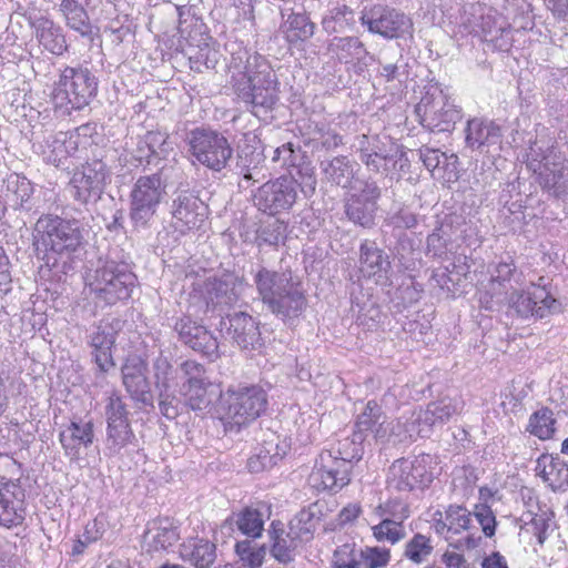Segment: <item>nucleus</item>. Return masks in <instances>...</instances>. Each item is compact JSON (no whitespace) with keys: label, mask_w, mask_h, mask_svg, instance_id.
I'll list each match as a JSON object with an SVG mask.
<instances>
[{"label":"nucleus","mask_w":568,"mask_h":568,"mask_svg":"<svg viewBox=\"0 0 568 568\" xmlns=\"http://www.w3.org/2000/svg\"><path fill=\"white\" fill-rule=\"evenodd\" d=\"M229 68L230 84L234 94L254 114L274 109L278 101L280 82L265 57L237 47L231 52Z\"/></svg>","instance_id":"nucleus-1"},{"label":"nucleus","mask_w":568,"mask_h":568,"mask_svg":"<svg viewBox=\"0 0 568 568\" xmlns=\"http://www.w3.org/2000/svg\"><path fill=\"white\" fill-rule=\"evenodd\" d=\"M34 233L45 250L43 264L39 267L40 278L61 282L72 270V255L83 242L80 222L54 214H43L36 223Z\"/></svg>","instance_id":"nucleus-2"},{"label":"nucleus","mask_w":568,"mask_h":568,"mask_svg":"<svg viewBox=\"0 0 568 568\" xmlns=\"http://www.w3.org/2000/svg\"><path fill=\"white\" fill-rule=\"evenodd\" d=\"M254 283L261 301L276 316L295 318L306 306L302 286L293 281L291 272L278 273L260 267Z\"/></svg>","instance_id":"nucleus-3"},{"label":"nucleus","mask_w":568,"mask_h":568,"mask_svg":"<svg viewBox=\"0 0 568 568\" xmlns=\"http://www.w3.org/2000/svg\"><path fill=\"white\" fill-rule=\"evenodd\" d=\"M353 146L359 161L375 174L399 180L407 173L410 161L403 145L397 144L387 135L359 134Z\"/></svg>","instance_id":"nucleus-4"},{"label":"nucleus","mask_w":568,"mask_h":568,"mask_svg":"<svg viewBox=\"0 0 568 568\" xmlns=\"http://www.w3.org/2000/svg\"><path fill=\"white\" fill-rule=\"evenodd\" d=\"M267 403V393L260 385L230 387L220 400L225 430L239 432L242 426L260 417L266 410Z\"/></svg>","instance_id":"nucleus-5"},{"label":"nucleus","mask_w":568,"mask_h":568,"mask_svg":"<svg viewBox=\"0 0 568 568\" xmlns=\"http://www.w3.org/2000/svg\"><path fill=\"white\" fill-rule=\"evenodd\" d=\"M136 284V276L124 262L108 258L99 266L90 282L97 304L113 305L126 300Z\"/></svg>","instance_id":"nucleus-6"},{"label":"nucleus","mask_w":568,"mask_h":568,"mask_svg":"<svg viewBox=\"0 0 568 568\" xmlns=\"http://www.w3.org/2000/svg\"><path fill=\"white\" fill-rule=\"evenodd\" d=\"M98 84V78L87 67H65L54 83L53 101L60 108L82 110L97 95Z\"/></svg>","instance_id":"nucleus-7"},{"label":"nucleus","mask_w":568,"mask_h":568,"mask_svg":"<svg viewBox=\"0 0 568 568\" xmlns=\"http://www.w3.org/2000/svg\"><path fill=\"white\" fill-rule=\"evenodd\" d=\"M416 113L420 124L432 132H450L463 118L462 110L438 83L426 87Z\"/></svg>","instance_id":"nucleus-8"},{"label":"nucleus","mask_w":568,"mask_h":568,"mask_svg":"<svg viewBox=\"0 0 568 568\" xmlns=\"http://www.w3.org/2000/svg\"><path fill=\"white\" fill-rule=\"evenodd\" d=\"M165 194L166 184L160 173L136 179L130 193L129 214L134 230H146L151 226Z\"/></svg>","instance_id":"nucleus-9"},{"label":"nucleus","mask_w":568,"mask_h":568,"mask_svg":"<svg viewBox=\"0 0 568 568\" xmlns=\"http://www.w3.org/2000/svg\"><path fill=\"white\" fill-rule=\"evenodd\" d=\"M189 151L196 162L213 172L224 170L233 156V148L220 132L206 129L191 131Z\"/></svg>","instance_id":"nucleus-10"},{"label":"nucleus","mask_w":568,"mask_h":568,"mask_svg":"<svg viewBox=\"0 0 568 568\" xmlns=\"http://www.w3.org/2000/svg\"><path fill=\"white\" fill-rule=\"evenodd\" d=\"M434 458L429 454H422L414 459L399 458L388 468V488L397 491H412L424 489L434 479Z\"/></svg>","instance_id":"nucleus-11"},{"label":"nucleus","mask_w":568,"mask_h":568,"mask_svg":"<svg viewBox=\"0 0 568 568\" xmlns=\"http://www.w3.org/2000/svg\"><path fill=\"white\" fill-rule=\"evenodd\" d=\"M129 414L126 404L119 395L112 394L108 398L104 416L106 420L105 450L109 456L121 455L124 448L136 442Z\"/></svg>","instance_id":"nucleus-12"},{"label":"nucleus","mask_w":568,"mask_h":568,"mask_svg":"<svg viewBox=\"0 0 568 568\" xmlns=\"http://www.w3.org/2000/svg\"><path fill=\"white\" fill-rule=\"evenodd\" d=\"M488 273V290L480 295L479 302L485 308L493 310L494 303H501L510 290L521 284L523 272L517 268L513 256L506 254L489 263Z\"/></svg>","instance_id":"nucleus-13"},{"label":"nucleus","mask_w":568,"mask_h":568,"mask_svg":"<svg viewBox=\"0 0 568 568\" xmlns=\"http://www.w3.org/2000/svg\"><path fill=\"white\" fill-rule=\"evenodd\" d=\"M298 197L297 180L294 176H280L262 184L254 193V205L262 212L276 215L288 212Z\"/></svg>","instance_id":"nucleus-14"},{"label":"nucleus","mask_w":568,"mask_h":568,"mask_svg":"<svg viewBox=\"0 0 568 568\" xmlns=\"http://www.w3.org/2000/svg\"><path fill=\"white\" fill-rule=\"evenodd\" d=\"M544 280L539 277L538 284H531L534 291H528L526 294L514 290L509 300L510 312L507 315H517L523 318L558 315L561 312V303L546 291Z\"/></svg>","instance_id":"nucleus-15"},{"label":"nucleus","mask_w":568,"mask_h":568,"mask_svg":"<svg viewBox=\"0 0 568 568\" xmlns=\"http://www.w3.org/2000/svg\"><path fill=\"white\" fill-rule=\"evenodd\" d=\"M110 180V170L100 159L92 160L78 169L70 181L72 197L81 203L97 202Z\"/></svg>","instance_id":"nucleus-16"},{"label":"nucleus","mask_w":568,"mask_h":568,"mask_svg":"<svg viewBox=\"0 0 568 568\" xmlns=\"http://www.w3.org/2000/svg\"><path fill=\"white\" fill-rule=\"evenodd\" d=\"M382 189L374 180L361 182L358 191L351 193L344 202V212L348 221L364 229L375 225L378 200Z\"/></svg>","instance_id":"nucleus-17"},{"label":"nucleus","mask_w":568,"mask_h":568,"mask_svg":"<svg viewBox=\"0 0 568 568\" xmlns=\"http://www.w3.org/2000/svg\"><path fill=\"white\" fill-rule=\"evenodd\" d=\"M359 21L368 31L384 39H397L403 37L412 28V22L399 10L386 6H374L364 9Z\"/></svg>","instance_id":"nucleus-18"},{"label":"nucleus","mask_w":568,"mask_h":568,"mask_svg":"<svg viewBox=\"0 0 568 568\" xmlns=\"http://www.w3.org/2000/svg\"><path fill=\"white\" fill-rule=\"evenodd\" d=\"M171 215L172 227L184 235L202 226L207 215V206L194 192L185 190L178 192L172 200Z\"/></svg>","instance_id":"nucleus-19"},{"label":"nucleus","mask_w":568,"mask_h":568,"mask_svg":"<svg viewBox=\"0 0 568 568\" xmlns=\"http://www.w3.org/2000/svg\"><path fill=\"white\" fill-rule=\"evenodd\" d=\"M528 168L538 174L539 184L550 194L560 197L568 192V168L561 161H556L551 154L539 159L534 148L528 154Z\"/></svg>","instance_id":"nucleus-20"},{"label":"nucleus","mask_w":568,"mask_h":568,"mask_svg":"<svg viewBox=\"0 0 568 568\" xmlns=\"http://www.w3.org/2000/svg\"><path fill=\"white\" fill-rule=\"evenodd\" d=\"M352 465L333 458L332 452L320 455L308 477L317 490L338 491L351 481Z\"/></svg>","instance_id":"nucleus-21"},{"label":"nucleus","mask_w":568,"mask_h":568,"mask_svg":"<svg viewBox=\"0 0 568 568\" xmlns=\"http://www.w3.org/2000/svg\"><path fill=\"white\" fill-rule=\"evenodd\" d=\"M24 489L19 480L0 477V526L17 527L26 519Z\"/></svg>","instance_id":"nucleus-22"},{"label":"nucleus","mask_w":568,"mask_h":568,"mask_svg":"<svg viewBox=\"0 0 568 568\" xmlns=\"http://www.w3.org/2000/svg\"><path fill=\"white\" fill-rule=\"evenodd\" d=\"M359 273L373 278L376 284L387 285L389 281L390 260L388 254L375 241L365 240L359 245Z\"/></svg>","instance_id":"nucleus-23"},{"label":"nucleus","mask_w":568,"mask_h":568,"mask_svg":"<svg viewBox=\"0 0 568 568\" xmlns=\"http://www.w3.org/2000/svg\"><path fill=\"white\" fill-rule=\"evenodd\" d=\"M95 438L94 423L92 419L74 417L71 422L60 430L59 440L64 450L65 456L70 459L80 457V448L90 447Z\"/></svg>","instance_id":"nucleus-24"},{"label":"nucleus","mask_w":568,"mask_h":568,"mask_svg":"<svg viewBox=\"0 0 568 568\" xmlns=\"http://www.w3.org/2000/svg\"><path fill=\"white\" fill-rule=\"evenodd\" d=\"M465 133L466 145L481 152H489L490 148L499 149L503 141L501 126L488 119L474 118L468 120Z\"/></svg>","instance_id":"nucleus-25"},{"label":"nucleus","mask_w":568,"mask_h":568,"mask_svg":"<svg viewBox=\"0 0 568 568\" xmlns=\"http://www.w3.org/2000/svg\"><path fill=\"white\" fill-rule=\"evenodd\" d=\"M118 328L111 322H101L94 326V331L90 335V345L94 363L100 373H108L114 367L111 349L115 343Z\"/></svg>","instance_id":"nucleus-26"},{"label":"nucleus","mask_w":568,"mask_h":568,"mask_svg":"<svg viewBox=\"0 0 568 568\" xmlns=\"http://www.w3.org/2000/svg\"><path fill=\"white\" fill-rule=\"evenodd\" d=\"M271 541V555L281 564L287 565L294 561L297 547L305 542L294 530H286L284 524L274 520L267 530Z\"/></svg>","instance_id":"nucleus-27"},{"label":"nucleus","mask_w":568,"mask_h":568,"mask_svg":"<svg viewBox=\"0 0 568 568\" xmlns=\"http://www.w3.org/2000/svg\"><path fill=\"white\" fill-rule=\"evenodd\" d=\"M29 24L34 29L39 43L50 53L62 55L68 50L63 29L50 18L29 17Z\"/></svg>","instance_id":"nucleus-28"},{"label":"nucleus","mask_w":568,"mask_h":568,"mask_svg":"<svg viewBox=\"0 0 568 568\" xmlns=\"http://www.w3.org/2000/svg\"><path fill=\"white\" fill-rule=\"evenodd\" d=\"M174 328L180 339L193 351L211 355L219 348L217 338L199 322H176Z\"/></svg>","instance_id":"nucleus-29"},{"label":"nucleus","mask_w":568,"mask_h":568,"mask_svg":"<svg viewBox=\"0 0 568 568\" xmlns=\"http://www.w3.org/2000/svg\"><path fill=\"white\" fill-rule=\"evenodd\" d=\"M145 372L146 367L141 361L126 363L122 367V379L126 392L133 400L143 405H152L153 396Z\"/></svg>","instance_id":"nucleus-30"},{"label":"nucleus","mask_w":568,"mask_h":568,"mask_svg":"<svg viewBox=\"0 0 568 568\" xmlns=\"http://www.w3.org/2000/svg\"><path fill=\"white\" fill-rule=\"evenodd\" d=\"M324 180L335 186L348 189L358 171L356 162L346 155H337L321 162Z\"/></svg>","instance_id":"nucleus-31"},{"label":"nucleus","mask_w":568,"mask_h":568,"mask_svg":"<svg viewBox=\"0 0 568 568\" xmlns=\"http://www.w3.org/2000/svg\"><path fill=\"white\" fill-rule=\"evenodd\" d=\"M179 539L178 528L169 518H161L148 524L144 542L149 551L164 550Z\"/></svg>","instance_id":"nucleus-32"},{"label":"nucleus","mask_w":568,"mask_h":568,"mask_svg":"<svg viewBox=\"0 0 568 568\" xmlns=\"http://www.w3.org/2000/svg\"><path fill=\"white\" fill-rule=\"evenodd\" d=\"M180 555L196 568H209L216 559V546L206 539H190L181 545Z\"/></svg>","instance_id":"nucleus-33"},{"label":"nucleus","mask_w":568,"mask_h":568,"mask_svg":"<svg viewBox=\"0 0 568 568\" xmlns=\"http://www.w3.org/2000/svg\"><path fill=\"white\" fill-rule=\"evenodd\" d=\"M537 467L541 468L539 475L554 490L568 487V464L559 457L542 455L537 460Z\"/></svg>","instance_id":"nucleus-34"},{"label":"nucleus","mask_w":568,"mask_h":568,"mask_svg":"<svg viewBox=\"0 0 568 568\" xmlns=\"http://www.w3.org/2000/svg\"><path fill=\"white\" fill-rule=\"evenodd\" d=\"M3 187L6 196L12 203L13 209L26 211L31 209L29 201L33 193V187L27 178L11 173L3 181Z\"/></svg>","instance_id":"nucleus-35"},{"label":"nucleus","mask_w":568,"mask_h":568,"mask_svg":"<svg viewBox=\"0 0 568 568\" xmlns=\"http://www.w3.org/2000/svg\"><path fill=\"white\" fill-rule=\"evenodd\" d=\"M59 11L64 18L65 24L82 37L92 33L89 14L78 0H60Z\"/></svg>","instance_id":"nucleus-36"},{"label":"nucleus","mask_w":568,"mask_h":568,"mask_svg":"<svg viewBox=\"0 0 568 568\" xmlns=\"http://www.w3.org/2000/svg\"><path fill=\"white\" fill-rule=\"evenodd\" d=\"M323 516L322 506L313 503L301 509L288 523L291 530H294L305 542L313 538V534Z\"/></svg>","instance_id":"nucleus-37"},{"label":"nucleus","mask_w":568,"mask_h":568,"mask_svg":"<svg viewBox=\"0 0 568 568\" xmlns=\"http://www.w3.org/2000/svg\"><path fill=\"white\" fill-rule=\"evenodd\" d=\"M256 322H220V333L234 341L240 347L247 348L257 339L260 332Z\"/></svg>","instance_id":"nucleus-38"},{"label":"nucleus","mask_w":568,"mask_h":568,"mask_svg":"<svg viewBox=\"0 0 568 568\" xmlns=\"http://www.w3.org/2000/svg\"><path fill=\"white\" fill-rule=\"evenodd\" d=\"M281 29L290 43H297L313 37L315 24L304 13H291Z\"/></svg>","instance_id":"nucleus-39"},{"label":"nucleus","mask_w":568,"mask_h":568,"mask_svg":"<svg viewBox=\"0 0 568 568\" xmlns=\"http://www.w3.org/2000/svg\"><path fill=\"white\" fill-rule=\"evenodd\" d=\"M462 276L463 274L456 270L455 264H453V270L448 266H439L433 271L429 283L446 296H455L460 292Z\"/></svg>","instance_id":"nucleus-40"},{"label":"nucleus","mask_w":568,"mask_h":568,"mask_svg":"<svg viewBox=\"0 0 568 568\" xmlns=\"http://www.w3.org/2000/svg\"><path fill=\"white\" fill-rule=\"evenodd\" d=\"M450 242L457 244L459 240L466 241L470 226L463 213L453 212L445 214L436 226Z\"/></svg>","instance_id":"nucleus-41"},{"label":"nucleus","mask_w":568,"mask_h":568,"mask_svg":"<svg viewBox=\"0 0 568 568\" xmlns=\"http://www.w3.org/2000/svg\"><path fill=\"white\" fill-rule=\"evenodd\" d=\"M234 523L243 535L251 538L260 537L264 529L263 514L252 507H245L235 514Z\"/></svg>","instance_id":"nucleus-42"},{"label":"nucleus","mask_w":568,"mask_h":568,"mask_svg":"<svg viewBox=\"0 0 568 568\" xmlns=\"http://www.w3.org/2000/svg\"><path fill=\"white\" fill-rule=\"evenodd\" d=\"M205 290L212 303L229 304L234 296V277L230 274H224L221 277H210L206 281Z\"/></svg>","instance_id":"nucleus-43"},{"label":"nucleus","mask_w":568,"mask_h":568,"mask_svg":"<svg viewBox=\"0 0 568 568\" xmlns=\"http://www.w3.org/2000/svg\"><path fill=\"white\" fill-rule=\"evenodd\" d=\"M287 225L281 220H271L256 231L255 243L260 250L264 246H277L286 237Z\"/></svg>","instance_id":"nucleus-44"},{"label":"nucleus","mask_w":568,"mask_h":568,"mask_svg":"<svg viewBox=\"0 0 568 568\" xmlns=\"http://www.w3.org/2000/svg\"><path fill=\"white\" fill-rule=\"evenodd\" d=\"M240 158V173L244 180L260 182L265 179L263 173L264 155L261 151L253 149L250 153L246 149L241 150Z\"/></svg>","instance_id":"nucleus-45"},{"label":"nucleus","mask_w":568,"mask_h":568,"mask_svg":"<svg viewBox=\"0 0 568 568\" xmlns=\"http://www.w3.org/2000/svg\"><path fill=\"white\" fill-rule=\"evenodd\" d=\"M481 29L485 41L493 43L499 51L506 52L511 48V30L505 22L499 26H490V17L488 16L483 19Z\"/></svg>","instance_id":"nucleus-46"},{"label":"nucleus","mask_w":568,"mask_h":568,"mask_svg":"<svg viewBox=\"0 0 568 568\" xmlns=\"http://www.w3.org/2000/svg\"><path fill=\"white\" fill-rule=\"evenodd\" d=\"M364 439V436L354 432L352 437H346L338 442L335 455L333 454V458L353 466V463L358 462L363 456Z\"/></svg>","instance_id":"nucleus-47"},{"label":"nucleus","mask_w":568,"mask_h":568,"mask_svg":"<svg viewBox=\"0 0 568 568\" xmlns=\"http://www.w3.org/2000/svg\"><path fill=\"white\" fill-rule=\"evenodd\" d=\"M530 519L525 521V526L523 528L531 532L537 538L538 544L542 546L550 532L554 530V513L547 509L540 510L535 515L530 514Z\"/></svg>","instance_id":"nucleus-48"},{"label":"nucleus","mask_w":568,"mask_h":568,"mask_svg":"<svg viewBox=\"0 0 568 568\" xmlns=\"http://www.w3.org/2000/svg\"><path fill=\"white\" fill-rule=\"evenodd\" d=\"M555 423L552 410L548 407H542L529 417L527 430L539 439L546 440L555 433Z\"/></svg>","instance_id":"nucleus-49"},{"label":"nucleus","mask_w":568,"mask_h":568,"mask_svg":"<svg viewBox=\"0 0 568 568\" xmlns=\"http://www.w3.org/2000/svg\"><path fill=\"white\" fill-rule=\"evenodd\" d=\"M182 394L184 396V405L193 410H204L211 403L207 395L204 381L185 382L182 386Z\"/></svg>","instance_id":"nucleus-50"},{"label":"nucleus","mask_w":568,"mask_h":568,"mask_svg":"<svg viewBox=\"0 0 568 568\" xmlns=\"http://www.w3.org/2000/svg\"><path fill=\"white\" fill-rule=\"evenodd\" d=\"M458 244H454L448 240L438 229L427 236L426 240V255L434 258L447 260L449 255L457 252Z\"/></svg>","instance_id":"nucleus-51"},{"label":"nucleus","mask_w":568,"mask_h":568,"mask_svg":"<svg viewBox=\"0 0 568 568\" xmlns=\"http://www.w3.org/2000/svg\"><path fill=\"white\" fill-rule=\"evenodd\" d=\"M383 418L384 412L382 406L376 400H368L363 412L357 416L354 432L359 433L366 438L379 419Z\"/></svg>","instance_id":"nucleus-52"},{"label":"nucleus","mask_w":568,"mask_h":568,"mask_svg":"<svg viewBox=\"0 0 568 568\" xmlns=\"http://www.w3.org/2000/svg\"><path fill=\"white\" fill-rule=\"evenodd\" d=\"M433 550L434 546L430 538L418 532L407 541L404 557L414 564H422L432 555Z\"/></svg>","instance_id":"nucleus-53"},{"label":"nucleus","mask_w":568,"mask_h":568,"mask_svg":"<svg viewBox=\"0 0 568 568\" xmlns=\"http://www.w3.org/2000/svg\"><path fill=\"white\" fill-rule=\"evenodd\" d=\"M304 153L300 146H294L292 142H287L277 146L272 156V161L280 163L287 169L295 168L296 170L304 165Z\"/></svg>","instance_id":"nucleus-54"},{"label":"nucleus","mask_w":568,"mask_h":568,"mask_svg":"<svg viewBox=\"0 0 568 568\" xmlns=\"http://www.w3.org/2000/svg\"><path fill=\"white\" fill-rule=\"evenodd\" d=\"M373 535L378 541L394 545L405 537V530L402 523L386 518L373 527Z\"/></svg>","instance_id":"nucleus-55"},{"label":"nucleus","mask_w":568,"mask_h":568,"mask_svg":"<svg viewBox=\"0 0 568 568\" xmlns=\"http://www.w3.org/2000/svg\"><path fill=\"white\" fill-rule=\"evenodd\" d=\"M220 52L209 44L201 47L194 54L189 57L190 67L195 72H203L205 69H214L220 60Z\"/></svg>","instance_id":"nucleus-56"},{"label":"nucleus","mask_w":568,"mask_h":568,"mask_svg":"<svg viewBox=\"0 0 568 568\" xmlns=\"http://www.w3.org/2000/svg\"><path fill=\"white\" fill-rule=\"evenodd\" d=\"M445 515L446 520L449 523L448 531L454 535H458L470 527L471 513L462 506L450 505L446 509Z\"/></svg>","instance_id":"nucleus-57"},{"label":"nucleus","mask_w":568,"mask_h":568,"mask_svg":"<svg viewBox=\"0 0 568 568\" xmlns=\"http://www.w3.org/2000/svg\"><path fill=\"white\" fill-rule=\"evenodd\" d=\"M184 406L179 397L169 392V386L163 382L159 395V407L162 415L168 419H174L180 415Z\"/></svg>","instance_id":"nucleus-58"},{"label":"nucleus","mask_w":568,"mask_h":568,"mask_svg":"<svg viewBox=\"0 0 568 568\" xmlns=\"http://www.w3.org/2000/svg\"><path fill=\"white\" fill-rule=\"evenodd\" d=\"M352 16L353 11L346 4L335 7L323 18V29L329 33L338 32L344 24H347Z\"/></svg>","instance_id":"nucleus-59"},{"label":"nucleus","mask_w":568,"mask_h":568,"mask_svg":"<svg viewBox=\"0 0 568 568\" xmlns=\"http://www.w3.org/2000/svg\"><path fill=\"white\" fill-rule=\"evenodd\" d=\"M429 412L436 417L439 424L447 422L453 415L459 412V403L457 399L444 397L439 400L432 402L427 405Z\"/></svg>","instance_id":"nucleus-60"},{"label":"nucleus","mask_w":568,"mask_h":568,"mask_svg":"<svg viewBox=\"0 0 568 568\" xmlns=\"http://www.w3.org/2000/svg\"><path fill=\"white\" fill-rule=\"evenodd\" d=\"M290 176H294L297 180V189L300 187L301 192L305 196H311L314 194L317 181L311 163H305L304 165L300 166L296 170V174H291Z\"/></svg>","instance_id":"nucleus-61"},{"label":"nucleus","mask_w":568,"mask_h":568,"mask_svg":"<svg viewBox=\"0 0 568 568\" xmlns=\"http://www.w3.org/2000/svg\"><path fill=\"white\" fill-rule=\"evenodd\" d=\"M473 515L481 526L485 536L493 537L496 532L497 521L491 508L486 504L476 505Z\"/></svg>","instance_id":"nucleus-62"},{"label":"nucleus","mask_w":568,"mask_h":568,"mask_svg":"<svg viewBox=\"0 0 568 568\" xmlns=\"http://www.w3.org/2000/svg\"><path fill=\"white\" fill-rule=\"evenodd\" d=\"M361 552H363L365 568L385 567L390 559L389 549L386 548L365 547L361 548Z\"/></svg>","instance_id":"nucleus-63"},{"label":"nucleus","mask_w":568,"mask_h":568,"mask_svg":"<svg viewBox=\"0 0 568 568\" xmlns=\"http://www.w3.org/2000/svg\"><path fill=\"white\" fill-rule=\"evenodd\" d=\"M418 154L420 161L430 172H434L436 169H439L442 164L444 165L448 161V156L446 155V153L442 152L439 149H434L426 145H423L418 150Z\"/></svg>","instance_id":"nucleus-64"}]
</instances>
